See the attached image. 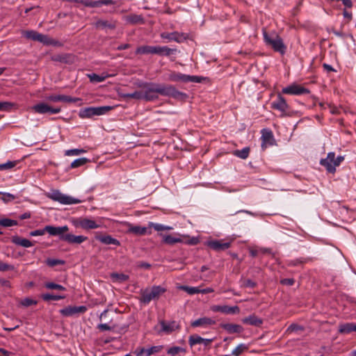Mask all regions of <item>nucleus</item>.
<instances>
[{
    "instance_id": "nucleus-48",
    "label": "nucleus",
    "mask_w": 356,
    "mask_h": 356,
    "mask_svg": "<svg viewBox=\"0 0 356 356\" xmlns=\"http://www.w3.org/2000/svg\"><path fill=\"white\" fill-rule=\"evenodd\" d=\"M257 284L254 281L247 279L241 281V286L245 288L253 289L256 286Z\"/></svg>"
},
{
    "instance_id": "nucleus-50",
    "label": "nucleus",
    "mask_w": 356,
    "mask_h": 356,
    "mask_svg": "<svg viewBox=\"0 0 356 356\" xmlns=\"http://www.w3.org/2000/svg\"><path fill=\"white\" fill-rule=\"evenodd\" d=\"M38 302L35 300H33L30 298H25L21 300L20 304L24 307H29L32 305H36Z\"/></svg>"
},
{
    "instance_id": "nucleus-2",
    "label": "nucleus",
    "mask_w": 356,
    "mask_h": 356,
    "mask_svg": "<svg viewBox=\"0 0 356 356\" xmlns=\"http://www.w3.org/2000/svg\"><path fill=\"white\" fill-rule=\"evenodd\" d=\"M166 289L161 286H153L151 289L141 291L139 301L145 305L149 304L152 300L158 299Z\"/></svg>"
},
{
    "instance_id": "nucleus-63",
    "label": "nucleus",
    "mask_w": 356,
    "mask_h": 356,
    "mask_svg": "<svg viewBox=\"0 0 356 356\" xmlns=\"http://www.w3.org/2000/svg\"><path fill=\"white\" fill-rule=\"evenodd\" d=\"M299 330H302V328L296 325V324H291L288 328H287V331L288 332H296V331H298Z\"/></svg>"
},
{
    "instance_id": "nucleus-10",
    "label": "nucleus",
    "mask_w": 356,
    "mask_h": 356,
    "mask_svg": "<svg viewBox=\"0 0 356 356\" xmlns=\"http://www.w3.org/2000/svg\"><path fill=\"white\" fill-rule=\"evenodd\" d=\"M160 36L162 39L167 40L168 41H175L178 43L185 41L188 38L187 34L177 31L172 33H161Z\"/></svg>"
},
{
    "instance_id": "nucleus-24",
    "label": "nucleus",
    "mask_w": 356,
    "mask_h": 356,
    "mask_svg": "<svg viewBox=\"0 0 356 356\" xmlns=\"http://www.w3.org/2000/svg\"><path fill=\"white\" fill-rule=\"evenodd\" d=\"M216 321L211 318L203 317L200 318L191 323V326L194 327H206L207 325H214Z\"/></svg>"
},
{
    "instance_id": "nucleus-3",
    "label": "nucleus",
    "mask_w": 356,
    "mask_h": 356,
    "mask_svg": "<svg viewBox=\"0 0 356 356\" xmlns=\"http://www.w3.org/2000/svg\"><path fill=\"white\" fill-rule=\"evenodd\" d=\"M113 107L110 106L83 108L79 111V115L81 118H91L94 116L105 115Z\"/></svg>"
},
{
    "instance_id": "nucleus-56",
    "label": "nucleus",
    "mask_w": 356,
    "mask_h": 356,
    "mask_svg": "<svg viewBox=\"0 0 356 356\" xmlns=\"http://www.w3.org/2000/svg\"><path fill=\"white\" fill-rule=\"evenodd\" d=\"M84 6L86 7H90V8L100 7L99 0V1L86 0V2H84Z\"/></svg>"
},
{
    "instance_id": "nucleus-32",
    "label": "nucleus",
    "mask_w": 356,
    "mask_h": 356,
    "mask_svg": "<svg viewBox=\"0 0 356 356\" xmlns=\"http://www.w3.org/2000/svg\"><path fill=\"white\" fill-rule=\"evenodd\" d=\"M136 54H154V46L143 45L136 50Z\"/></svg>"
},
{
    "instance_id": "nucleus-36",
    "label": "nucleus",
    "mask_w": 356,
    "mask_h": 356,
    "mask_svg": "<svg viewBox=\"0 0 356 356\" xmlns=\"http://www.w3.org/2000/svg\"><path fill=\"white\" fill-rule=\"evenodd\" d=\"M40 33L33 31V30H29V31H24L22 32V35L29 40H33V41H38V37H39Z\"/></svg>"
},
{
    "instance_id": "nucleus-49",
    "label": "nucleus",
    "mask_w": 356,
    "mask_h": 356,
    "mask_svg": "<svg viewBox=\"0 0 356 356\" xmlns=\"http://www.w3.org/2000/svg\"><path fill=\"white\" fill-rule=\"evenodd\" d=\"M51 38L47 35L40 33L38 41L42 43L44 45H49Z\"/></svg>"
},
{
    "instance_id": "nucleus-51",
    "label": "nucleus",
    "mask_w": 356,
    "mask_h": 356,
    "mask_svg": "<svg viewBox=\"0 0 356 356\" xmlns=\"http://www.w3.org/2000/svg\"><path fill=\"white\" fill-rule=\"evenodd\" d=\"M46 264L49 266L53 267V266H55L56 265L63 264H64V261L60 260V259H50V258H49V259H47Z\"/></svg>"
},
{
    "instance_id": "nucleus-35",
    "label": "nucleus",
    "mask_w": 356,
    "mask_h": 356,
    "mask_svg": "<svg viewBox=\"0 0 356 356\" xmlns=\"http://www.w3.org/2000/svg\"><path fill=\"white\" fill-rule=\"evenodd\" d=\"M178 289L186 291L189 295H193L200 293V289L196 286H188L186 285H181L178 286Z\"/></svg>"
},
{
    "instance_id": "nucleus-28",
    "label": "nucleus",
    "mask_w": 356,
    "mask_h": 356,
    "mask_svg": "<svg viewBox=\"0 0 356 356\" xmlns=\"http://www.w3.org/2000/svg\"><path fill=\"white\" fill-rule=\"evenodd\" d=\"M143 91L142 92L143 94H149L151 92H158L159 90V83H145L143 86Z\"/></svg>"
},
{
    "instance_id": "nucleus-46",
    "label": "nucleus",
    "mask_w": 356,
    "mask_h": 356,
    "mask_svg": "<svg viewBox=\"0 0 356 356\" xmlns=\"http://www.w3.org/2000/svg\"><path fill=\"white\" fill-rule=\"evenodd\" d=\"M123 96L127 98L143 99V93L140 91H135L131 93H127V94H124Z\"/></svg>"
},
{
    "instance_id": "nucleus-19",
    "label": "nucleus",
    "mask_w": 356,
    "mask_h": 356,
    "mask_svg": "<svg viewBox=\"0 0 356 356\" xmlns=\"http://www.w3.org/2000/svg\"><path fill=\"white\" fill-rule=\"evenodd\" d=\"M161 327V332H165L166 334L172 333L176 330L179 329V324L175 321H163L160 323Z\"/></svg>"
},
{
    "instance_id": "nucleus-15",
    "label": "nucleus",
    "mask_w": 356,
    "mask_h": 356,
    "mask_svg": "<svg viewBox=\"0 0 356 356\" xmlns=\"http://www.w3.org/2000/svg\"><path fill=\"white\" fill-rule=\"evenodd\" d=\"M211 309L214 312H221L226 314H237L240 312L238 306H227V305H213L211 307Z\"/></svg>"
},
{
    "instance_id": "nucleus-11",
    "label": "nucleus",
    "mask_w": 356,
    "mask_h": 356,
    "mask_svg": "<svg viewBox=\"0 0 356 356\" xmlns=\"http://www.w3.org/2000/svg\"><path fill=\"white\" fill-rule=\"evenodd\" d=\"M87 311L86 306H68L59 310L63 316H72L78 314H83Z\"/></svg>"
},
{
    "instance_id": "nucleus-52",
    "label": "nucleus",
    "mask_w": 356,
    "mask_h": 356,
    "mask_svg": "<svg viewBox=\"0 0 356 356\" xmlns=\"http://www.w3.org/2000/svg\"><path fill=\"white\" fill-rule=\"evenodd\" d=\"M158 92H151L149 94H143V99L146 101H154L158 99Z\"/></svg>"
},
{
    "instance_id": "nucleus-62",
    "label": "nucleus",
    "mask_w": 356,
    "mask_h": 356,
    "mask_svg": "<svg viewBox=\"0 0 356 356\" xmlns=\"http://www.w3.org/2000/svg\"><path fill=\"white\" fill-rule=\"evenodd\" d=\"M46 99L53 102H60V95H52L46 97Z\"/></svg>"
},
{
    "instance_id": "nucleus-38",
    "label": "nucleus",
    "mask_w": 356,
    "mask_h": 356,
    "mask_svg": "<svg viewBox=\"0 0 356 356\" xmlns=\"http://www.w3.org/2000/svg\"><path fill=\"white\" fill-rule=\"evenodd\" d=\"M180 353H186V350L179 346H173L168 349L167 353L170 356H176Z\"/></svg>"
},
{
    "instance_id": "nucleus-43",
    "label": "nucleus",
    "mask_w": 356,
    "mask_h": 356,
    "mask_svg": "<svg viewBox=\"0 0 356 356\" xmlns=\"http://www.w3.org/2000/svg\"><path fill=\"white\" fill-rule=\"evenodd\" d=\"M44 286L48 289H56L59 291L66 290V289L63 286L54 282H47L44 284Z\"/></svg>"
},
{
    "instance_id": "nucleus-26",
    "label": "nucleus",
    "mask_w": 356,
    "mask_h": 356,
    "mask_svg": "<svg viewBox=\"0 0 356 356\" xmlns=\"http://www.w3.org/2000/svg\"><path fill=\"white\" fill-rule=\"evenodd\" d=\"M353 332H356V323H346L339 325V332L341 334H350Z\"/></svg>"
},
{
    "instance_id": "nucleus-34",
    "label": "nucleus",
    "mask_w": 356,
    "mask_h": 356,
    "mask_svg": "<svg viewBox=\"0 0 356 356\" xmlns=\"http://www.w3.org/2000/svg\"><path fill=\"white\" fill-rule=\"evenodd\" d=\"M148 226L149 227H153L157 232L169 231L172 229V227L164 225L159 223H155L153 222H149Z\"/></svg>"
},
{
    "instance_id": "nucleus-9",
    "label": "nucleus",
    "mask_w": 356,
    "mask_h": 356,
    "mask_svg": "<svg viewBox=\"0 0 356 356\" xmlns=\"http://www.w3.org/2000/svg\"><path fill=\"white\" fill-rule=\"evenodd\" d=\"M282 92L286 95H301L309 94L310 91L305 87L293 83L282 88Z\"/></svg>"
},
{
    "instance_id": "nucleus-6",
    "label": "nucleus",
    "mask_w": 356,
    "mask_h": 356,
    "mask_svg": "<svg viewBox=\"0 0 356 356\" xmlns=\"http://www.w3.org/2000/svg\"><path fill=\"white\" fill-rule=\"evenodd\" d=\"M203 78L199 76L188 75L181 72H171L167 78V80L173 82L183 83H201Z\"/></svg>"
},
{
    "instance_id": "nucleus-12",
    "label": "nucleus",
    "mask_w": 356,
    "mask_h": 356,
    "mask_svg": "<svg viewBox=\"0 0 356 356\" xmlns=\"http://www.w3.org/2000/svg\"><path fill=\"white\" fill-rule=\"evenodd\" d=\"M162 349L163 346H153L147 348L138 347L135 350L134 354L136 356H151L153 354L159 353Z\"/></svg>"
},
{
    "instance_id": "nucleus-54",
    "label": "nucleus",
    "mask_w": 356,
    "mask_h": 356,
    "mask_svg": "<svg viewBox=\"0 0 356 356\" xmlns=\"http://www.w3.org/2000/svg\"><path fill=\"white\" fill-rule=\"evenodd\" d=\"M0 195H2L1 200L5 202L15 199V195L9 193H3L0 191Z\"/></svg>"
},
{
    "instance_id": "nucleus-53",
    "label": "nucleus",
    "mask_w": 356,
    "mask_h": 356,
    "mask_svg": "<svg viewBox=\"0 0 356 356\" xmlns=\"http://www.w3.org/2000/svg\"><path fill=\"white\" fill-rule=\"evenodd\" d=\"M17 164L16 161H8L5 163L0 164V170H8L14 168Z\"/></svg>"
},
{
    "instance_id": "nucleus-8",
    "label": "nucleus",
    "mask_w": 356,
    "mask_h": 356,
    "mask_svg": "<svg viewBox=\"0 0 356 356\" xmlns=\"http://www.w3.org/2000/svg\"><path fill=\"white\" fill-rule=\"evenodd\" d=\"M73 225L76 227H81L83 229H94L99 228L101 225L95 220L88 218H79L73 220Z\"/></svg>"
},
{
    "instance_id": "nucleus-31",
    "label": "nucleus",
    "mask_w": 356,
    "mask_h": 356,
    "mask_svg": "<svg viewBox=\"0 0 356 356\" xmlns=\"http://www.w3.org/2000/svg\"><path fill=\"white\" fill-rule=\"evenodd\" d=\"M95 26L100 29H114L115 28V23L110 22L107 20L99 19L96 22Z\"/></svg>"
},
{
    "instance_id": "nucleus-61",
    "label": "nucleus",
    "mask_w": 356,
    "mask_h": 356,
    "mask_svg": "<svg viewBox=\"0 0 356 356\" xmlns=\"http://www.w3.org/2000/svg\"><path fill=\"white\" fill-rule=\"evenodd\" d=\"M304 261H305V260L303 259H302V258L296 259H293V260L289 261V266H298L299 264H302Z\"/></svg>"
},
{
    "instance_id": "nucleus-64",
    "label": "nucleus",
    "mask_w": 356,
    "mask_h": 356,
    "mask_svg": "<svg viewBox=\"0 0 356 356\" xmlns=\"http://www.w3.org/2000/svg\"><path fill=\"white\" fill-rule=\"evenodd\" d=\"M343 160L344 156H338L337 157L334 156V168L336 169V167L339 166Z\"/></svg>"
},
{
    "instance_id": "nucleus-41",
    "label": "nucleus",
    "mask_w": 356,
    "mask_h": 356,
    "mask_svg": "<svg viewBox=\"0 0 356 356\" xmlns=\"http://www.w3.org/2000/svg\"><path fill=\"white\" fill-rule=\"evenodd\" d=\"M86 150L84 149H67L65 152V156H78L81 154H83V153H86Z\"/></svg>"
},
{
    "instance_id": "nucleus-59",
    "label": "nucleus",
    "mask_w": 356,
    "mask_h": 356,
    "mask_svg": "<svg viewBox=\"0 0 356 356\" xmlns=\"http://www.w3.org/2000/svg\"><path fill=\"white\" fill-rule=\"evenodd\" d=\"M295 282L293 278H285L280 281V283L283 285L292 286Z\"/></svg>"
},
{
    "instance_id": "nucleus-29",
    "label": "nucleus",
    "mask_w": 356,
    "mask_h": 356,
    "mask_svg": "<svg viewBox=\"0 0 356 356\" xmlns=\"http://www.w3.org/2000/svg\"><path fill=\"white\" fill-rule=\"evenodd\" d=\"M128 232L136 235H145V234H151V232L147 231V228L141 226H130Z\"/></svg>"
},
{
    "instance_id": "nucleus-30",
    "label": "nucleus",
    "mask_w": 356,
    "mask_h": 356,
    "mask_svg": "<svg viewBox=\"0 0 356 356\" xmlns=\"http://www.w3.org/2000/svg\"><path fill=\"white\" fill-rule=\"evenodd\" d=\"M261 139H262L261 147L264 149V148L266 147V143L272 144L270 143V140L273 139V136L272 132L267 129H263Z\"/></svg>"
},
{
    "instance_id": "nucleus-23",
    "label": "nucleus",
    "mask_w": 356,
    "mask_h": 356,
    "mask_svg": "<svg viewBox=\"0 0 356 356\" xmlns=\"http://www.w3.org/2000/svg\"><path fill=\"white\" fill-rule=\"evenodd\" d=\"M177 52V49H171L167 46H154V54L169 56Z\"/></svg>"
},
{
    "instance_id": "nucleus-18",
    "label": "nucleus",
    "mask_w": 356,
    "mask_h": 356,
    "mask_svg": "<svg viewBox=\"0 0 356 356\" xmlns=\"http://www.w3.org/2000/svg\"><path fill=\"white\" fill-rule=\"evenodd\" d=\"M88 239L86 236H75L72 234H65V236L61 237V241H64L70 244H81L83 242L86 241Z\"/></svg>"
},
{
    "instance_id": "nucleus-7",
    "label": "nucleus",
    "mask_w": 356,
    "mask_h": 356,
    "mask_svg": "<svg viewBox=\"0 0 356 356\" xmlns=\"http://www.w3.org/2000/svg\"><path fill=\"white\" fill-rule=\"evenodd\" d=\"M31 109L38 114H58L61 111L60 107H52L45 102H39L33 105Z\"/></svg>"
},
{
    "instance_id": "nucleus-57",
    "label": "nucleus",
    "mask_w": 356,
    "mask_h": 356,
    "mask_svg": "<svg viewBox=\"0 0 356 356\" xmlns=\"http://www.w3.org/2000/svg\"><path fill=\"white\" fill-rule=\"evenodd\" d=\"M78 100L77 98H72L70 96L60 95V102H76Z\"/></svg>"
},
{
    "instance_id": "nucleus-20",
    "label": "nucleus",
    "mask_w": 356,
    "mask_h": 356,
    "mask_svg": "<svg viewBox=\"0 0 356 356\" xmlns=\"http://www.w3.org/2000/svg\"><path fill=\"white\" fill-rule=\"evenodd\" d=\"M208 246L216 251L225 250L230 247L229 242H222L220 240H213L208 242Z\"/></svg>"
},
{
    "instance_id": "nucleus-60",
    "label": "nucleus",
    "mask_w": 356,
    "mask_h": 356,
    "mask_svg": "<svg viewBox=\"0 0 356 356\" xmlns=\"http://www.w3.org/2000/svg\"><path fill=\"white\" fill-rule=\"evenodd\" d=\"M97 328L101 331H110L112 330V327L106 323H100L97 325Z\"/></svg>"
},
{
    "instance_id": "nucleus-22",
    "label": "nucleus",
    "mask_w": 356,
    "mask_h": 356,
    "mask_svg": "<svg viewBox=\"0 0 356 356\" xmlns=\"http://www.w3.org/2000/svg\"><path fill=\"white\" fill-rule=\"evenodd\" d=\"M220 327L225 330L228 334L241 333L243 331L241 325L233 323H221Z\"/></svg>"
},
{
    "instance_id": "nucleus-27",
    "label": "nucleus",
    "mask_w": 356,
    "mask_h": 356,
    "mask_svg": "<svg viewBox=\"0 0 356 356\" xmlns=\"http://www.w3.org/2000/svg\"><path fill=\"white\" fill-rule=\"evenodd\" d=\"M242 322L250 325L260 326L262 324L263 321L255 315H250L243 318Z\"/></svg>"
},
{
    "instance_id": "nucleus-17",
    "label": "nucleus",
    "mask_w": 356,
    "mask_h": 356,
    "mask_svg": "<svg viewBox=\"0 0 356 356\" xmlns=\"http://www.w3.org/2000/svg\"><path fill=\"white\" fill-rule=\"evenodd\" d=\"M213 341V339H204L197 334L191 335L188 338V343L191 347H193L195 345L201 344V343L204 344L205 346H207Z\"/></svg>"
},
{
    "instance_id": "nucleus-58",
    "label": "nucleus",
    "mask_w": 356,
    "mask_h": 356,
    "mask_svg": "<svg viewBox=\"0 0 356 356\" xmlns=\"http://www.w3.org/2000/svg\"><path fill=\"white\" fill-rule=\"evenodd\" d=\"M45 232H47V231L45 230V227H44L42 229H35V230L31 231L29 233V235L31 236H42V235H44L45 234Z\"/></svg>"
},
{
    "instance_id": "nucleus-47",
    "label": "nucleus",
    "mask_w": 356,
    "mask_h": 356,
    "mask_svg": "<svg viewBox=\"0 0 356 356\" xmlns=\"http://www.w3.org/2000/svg\"><path fill=\"white\" fill-rule=\"evenodd\" d=\"M91 82L99 83L104 81L105 77L99 76L97 74L92 73L88 75Z\"/></svg>"
},
{
    "instance_id": "nucleus-37",
    "label": "nucleus",
    "mask_w": 356,
    "mask_h": 356,
    "mask_svg": "<svg viewBox=\"0 0 356 356\" xmlns=\"http://www.w3.org/2000/svg\"><path fill=\"white\" fill-rule=\"evenodd\" d=\"M41 298L44 301H49V300H59L65 298V296H61V295H52L50 293H44L41 295Z\"/></svg>"
},
{
    "instance_id": "nucleus-13",
    "label": "nucleus",
    "mask_w": 356,
    "mask_h": 356,
    "mask_svg": "<svg viewBox=\"0 0 356 356\" xmlns=\"http://www.w3.org/2000/svg\"><path fill=\"white\" fill-rule=\"evenodd\" d=\"M334 161V152H331L327 154L326 158L320 161V164L324 166L328 172L334 173L335 172Z\"/></svg>"
},
{
    "instance_id": "nucleus-40",
    "label": "nucleus",
    "mask_w": 356,
    "mask_h": 356,
    "mask_svg": "<svg viewBox=\"0 0 356 356\" xmlns=\"http://www.w3.org/2000/svg\"><path fill=\"white\" fill-rule=\"evenodd\" d=\"M88 161L87 158L83 157L75 159L73 162H72L70 167L71 168H76L80 166L85 165Z\"/></svg>"
},
{
    "instance_id": "nucleus-21",
    "label": "nucleus",
    "mask_w": 356,
    "mask_h": 356,
    "mask_svg": "<svg viewBox=\"0 0 356 356\" xmlns=\"http://www.w3.org/2000/svg\"><path fill=\"white\" fill-rule=\"evenodd\" d=\"M95 238L102 243L106 245H115L118 246L120 245V243L118 240H117L115 238H113L110 235H99L96 234Z\"/></svg>"
},
{
    "instance_id": "nucleus-45",
    "label": "nucleus",
    "mask_w": 356,
    "mask_h": 356,
    "mask_svg": "<svg viewBox=\"0 0 356 356\" xmlns=\"http://www.w3.org/2000/svg\"><path fill=\"white\" fill-rule=\"evenodd\" d=\"M111 278L116 281L124 282L129 279V276L123 273H113L111 274Z\"/></svg>"
},
{
    "instance_id": "nucleus-4",
    "label": "nucleus",
    "mask_w": 356,
    "mask_h": 356,
    "mask_svg": "<svg viewBox=\"0 0 356 356\" xmlns=\"http://www.w3.org/2000/svg\"><path fill=\"white\" fill-rule=\"evenodd\" d=\"M159 95L178 100H183L187 97L186 93L179 91L175 86L162 83H159Z\"/></svg>"
},
{
    "instance_id": "nucleus-5",
    "label": "nucleus",
    "mask_w": 356,
    "mask_h": 356,
    "mask_svg": "<svg viewBox=\"0 0 356 356\" xmlns=\"http://www.w3.org/2000/svg\"><path fill=\"white\" fill-rule=\"evenodd\" d=\"M51 200L62 204H75L83 202V200L62 193L58 190H54L47 195Z\"/></svg>"
},
{
    "instance_id": "nucleus-25",
    "label": "nucleus",
    "mask_w": 356,
    "mask_h": 356,
    "mask_svg": "<svg viewBox=\"0 0 356 356\" xmlns=\"http://www.w3.org/2000/svg\"><path fill=\"white\" fill-rule=\"evenodd\" d=\"M11 241L16 245L22 246L23 248H30L33 245V243L29 239L22 238L18 236H13L11 238Z\"/></svg>"
},
{
    "instance_id": "nucleus-33",
    "label": "nucleus",
    "mask_w": 356,
    "mask_h": 356,
    "mask_svg": "<svg viewBox=\"0 0 356 356\" xmlns=\"http://www.w3.org/2000/svg\"><path fill=\"white\" fill-rule=\"evenodd\" d=\"M160 236H161L163 238V242L168 245H174L175 243H181L182 241L180 238L175 237L170 234L164 235L160 234Z\"/></svg>"
},
{
    "instance_id": "nucleus-44",
    "label": "nucleus",
    "mask_w": 356,
    "mask_h": 356,
    "mask_svg": "<svg viewBox=\"0 0 356 356\" xmlns=\"http://www.w3.org/2000/svg\"><path fill=\"white\" fill-rule=\"evenodd\" d=\"M250 149L248 147H244L241 150H237L235 152V155L238 157L245 159L249 155Z\"/></svg>"
},
{
    "instance_id": "nucleus-14",
    "label": "nucleus",
    "mask_w": 356,
    "mask_h": 356,
    "mask_svg": "<svg viewBox=\"0 0 356 356\" xmlns=\"http://www.w3.org/2000/svg\"><path fill=\"white\" fill-rule=\"evenodd\" d=\"M271 107L284 115L289 108V105L285 99L281 95H278L277 99L271 103Z\"/></svg>"
},
{
    "instance_id": "nucleus-55",
    "label": "nucleus",
    "mask_w": 356,
    "mask_h": 356,
    "mask_svg": "<svg viewBox=\"0 0 356 356\" xmlns=\"http://www.w3.org/2000/svg\"><path fill=\"white\" fill-rule=\"evenodd\" d=\"M15 269L14 266L7 264L0 261V271L13 270Z\"/></svg>"
},
{
    "instance_id": "nucleus-42",
    "label": "nucleus",
    "mask_w": 356,
    "mask_h": 356,
    "mask_svg": "<svg viewBox=\"0 0 356 356\" xmlns=\"http://www.w3.org/2000/svg\"><path fill=\"white\" fill-rule=\"evenodd\" d=\"M248 349V346L245 343H240L232 352L234 356L240 355L244 350Z\"/></svg>"
},
{
    "instance_id": "nucleus-16",
    "label": "nucleus",
    "mask_w": 356,
    "mask_h": 356,
    "mask_svg": "<svg viewBox=\"0 0 356 356\" xmlns=\"http://www.w3.org/2000/svg\"><path fill=\"white\" fill-rule=\"evenodd\" d=\"M69 229L67 225H64L62 227H54L51 225L45 226V230L51 236H58L59 238L61 240V237L65 236V233L67 232Z\"/></svg>"
},
{
    "instance_id": "nucleus-39",
    "label": "nucleus",
    "mask_w": 356,
    "mask_h": 356,
    "mask_svg": "<svg viewBox=\"0 0 356 356\" xmlns=\"http://www.w3.org/2000/svg\"><path fill=\"white\" fill-rule=\"evenodd\" d=\"M18 225V222L15 220L9 218H1L0 219V225L4 227H9L12 226H16Z\"/></svg>"
},
{
    "instance_id": "nucleus-1",
    "label": "nucleus",
    "mask_w": 356,
    "mask_h": 356,
    "mask_svg": "<svg viewBox=\"0 0 356 356\" xmlns=\"http://www.w3.org/2000/svg\"><path fill=\"white\" fill-rule=\"evenodd\" d=\"M263 36L265 44L270 47L275 51L284 55L286 51V46L283 40L275 32L267 33L263 31Z\"/></svg>"
}]
</instances>
